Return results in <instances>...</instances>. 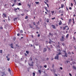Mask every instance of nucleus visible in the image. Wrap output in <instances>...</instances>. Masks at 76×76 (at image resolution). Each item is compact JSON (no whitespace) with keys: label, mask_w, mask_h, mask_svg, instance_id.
Listing matches in <instances>:
<instances>
[{"label":"nucleus","mask_w":76,"mask_h":76,"mask_svg":"<svg viewBox=\"0 0 76 76\" xmlns=\"http://www.w3.org/2000/svg\"><path fill=\"white\" fill-rule=\"evenodd\" d=\"M64 37H65V35H63L61 37V38L60 39L61 41H64V39H65Z\"/></svg>","instance_id":"obj_1"},{"label":"nucleus","mask_w":76,"mask_h":76,"mask_svg":"<svg viewBox=\"0 0 76 76\" xmlns=\"http://www.w3.org/2000/svg\"><path fill=\"white\" fill-rule=\"evenodd\" d=\"M66 28H67L66 29L67 30H69V28L68 27V26H66L63 27L64 30H65V29H66Z\"/></svg>","instance_id":"obj_2"},{"label":"nucleus","mask_w":76,"mask_h":76,"mask_svg":"<svg viewBox=\"0 0 76 76\" xmlns=\"http://www.w3.org/2000/svg\"><path fill=\"white\" fill-rule=\"evenodd\" d=\"M54 59H56L57 60H58L59 59L58 55H56V56L55 57Z\"/></svg>","instance_id":"obj_3"},{"label":"nucleus","mask_w":76,"mask_h":76,"mask_svg":"<svg viewBox=\"0 0 76 76\" xmlns=\"http://www.w3.org/2000/svg\"><path fill=\"white\" fill-rule=\"evenodd\" d=\"M52 27L53 29H56V26L54 25H52Z\"/></svg>","instance_id":"obj_4"},{"label":"nucleus","mask_w":76,"mask_h":76,"mask_svg":"<svg viewBox=\"0 0 76 76\" xmlns=\"http://www.w3.org/2000/svg\"><path fill=\"white\" fill-rule=\"evenodd\" d=\"M7 16H6V14H4L3 13V15H2V17L4 18H6Z\"/></svg>","instance_id":"obj_5"},{"label":"nucleus","mask_w":76,"mask_h":76,"mask_svg":"<svg viewBox=\"0 0 76 76\" xmlns=\"http://www.w3.org/2000/svg\"><path fill=\"white\" fill-rule=\"evenodd\" d=\"M57 51H59V53H58L57 55H60V54H61V53L60 52H61V51H60V50L59 49V50H58Z\"/></svg>","instance_id":"obj_6"},{"label":"nucleus","mask_w":76,"mask_h":76,"mask_svg":"<svg viewBox=\"0 0 76 76\" xmlns=\"http://www.w3.org/2000/svg\"><path fill=\"white\" fill-rule=\"evenodd\" d=\"M47 49L46 48H45L43 49V52L44 53V52H46V51H47Z\"/></svg>","instance_id":"obj_7"},{"label":"nucleus","mask_w":76,"mask_h":76,"mask_svg":"<svg viewBox=\"0 0 76 76\" xmlns=\"http://www.w3.org/2000/svg\"><path fill=\"white\" fill-rule=\"evenodd\" d=\"M67 55L68 54L67 53H65V55L63 56L64 57H67Z\"/></svg>","instance_id":"obj_8"},{"label":"nucleus","mask_w":76,"mask_h":76,"mask_svg":"<svg viewBox=\"0 0 76 76\" xmlns=\"http://www.w3.org/2000/svg\"><path fill=\"white\" fill-rule=\"evenodd\" d=\"M58 24L59 25H62V22H61V21L60 20V22Z\"/></svg>","instance_id":"obj_9"},{"label":"nucleus","mask_w":76,"mask_h":76,"mask_svg":"<svg viewBox=\"0 0 76 76\" xmlns=\"http://www.w3.org/2000/svg\"><path fill=\"white\" fill-rule=\"evenodd\" d=\"M69 34H67L66 36V39H67L68 38V37H69Z\"/></svg>","instance_id":"obj_10"},{"label":"nucleus","mask_w":76,"mask_h":76,"mask_svg":"<svg viewBox=\"0 0 76 76\" xmlns=\"http://www.w3.org/2000/svg\"><path fill=\"white\" fill-rule=\"evenodd\" d=\"M44 3H45V4H46V5H47L48 7H49V5H48V4H47V3H46L45 1H44Z\"/></svg>","instance_id":"obj_11"},{"label":"nucleus","mask_w":76,"mask_h":76,"mask_svg":"<svg viewBox=\"0 0 76 76\" xmlns=\"http://www.w3.org/2000/svg\"><path fill=\"white\" fill-rule=\"evenodd\" d=\"M45 10H46V11L47 12H48V11L47 10V7H45Z\"/></svg>","instance_id":"obj_12"},{"label":"nucleus","mask_w":76,"mask_h":76,"mask_svg":"<svg viewBox=\"0 0 76 76\" xmlns=\"http://www.w3.org/2000/svg\"><path fill=\"white\" fill-rule=\"evenodd\" d=\"M11 48H14L13 47V44L12 43L10 44V46H11Z\"/></svg>","instance_id":"obj_13"},{"label":"nucleus","mask_w":76,"mask_h":76,"mask_svg":"<svg viewBox=\"0 0 76 76\" xmlns=\"http://www.w3.org/2000/svg\"><path fill=\"white\" fill-rule=\"evenodd\" d=\"M6 58H7V60L8 61H9L10 60V58H8V57H7V56H6Z\"/></svg>","instance_id":"obj_14"},{"label":"nucleus","mask_w":76,"mask_h":76,"mask_svg":"<svg viewBox=\"0 0 76 76\" xmlns=\"http://www.w3.org/2000/svg\"><path fill=\"white\" fill-rule=\"evenodd\" d=\"M29 26L30 28H33V26H31V25L30 24L29 25Z\"/></svg>","instance_id":"obj_15"},{"label":"nucleus","mask_w":76,"mask_h":76,"mask_svg":"<svg viewBox=\"0 0 76 76\" xmlns=\"http://www.w3.org/2000/svg\"><path fill=\"white\" fill-rule=\"evenodd\" d=\"M51 13H52V15H53V13H54V11H51Z\"/></svg>","instance_id":"obj_16"},{"label":"nucleus","mask_w":76,"mask_h":76,"mask_svg":"<svg viewBox=\"0 0 76 76\" xmlns=\"http://www.w3.org/2000/svg\"><path fill=\"white\" fill-rule=\"evenodd\" d=\"M38 72L40 74L41 73V70H38Z\"/></svg>","instance_id":"obj_17"},{"label":"nucleus","mask_w":76,"mask_h":76,"mask_svg":"<svg viewBox=\"0 0 76 76\" xmlns=\"http://www.w3.org/2000/svg\"><path fill=\"white\" fill-rule=\"evenodd\" d=\"M64 7V4H61V8L62 9V8H63Z\"/></svg>","instance_id":"obj_18"},{"label":"nucleus","mask_w":76,"mask_h":76,"mask_svg":"<svg viewBox=\"0 0 76 76\" xmlns=\"http://www.w3.org/2000/svg\"><path fill=\"white\" fill-rule=\"evenodd\" d=\"M73 68L74 69H75V70H76V66H72Z\"/></svg>","instance_id":"obj_19"},{"label":"nucleus","mask_w":76,"mask_h":76,"mask_svg":"<svg viewBox=\"0 0 76 76\" xmlns=\"http://www.w3.org/2000/svg\"><path fill=\"white\" fill-rule=\"evenodd\" d=\"M46 21L48 23L49 22V19H47Z\"/></svg>","instance_id":"obj_20"},{"label":"nucleus","mask_w":76,"mask_h":76,"mask_svg":"<svg viewBox=\"0 0 76 76\" xmlns=\"http://www.w3.org/2000/svg\"><path fill=\"white\" fill-rule=\"evenodd\" d=\"M28 18V16H26V17L25 18V19H27Z\"/></svg>","instance_id":"obj_21"},{"label":"nucleus","mask_w":76,"mask_h":76,"mask_svg":"<svg viewBox=\"0 0 76 76\" xmlns=\"http://www.w3.org/2000/svg\"><path fill=\"white\" fill-rule=\"evenodd\" d=\"M35 3L36 4H39V2H36Z\"/></svg>","instance_id":"obj_22"},{"label":"nucleus","mask_w":76,"mask_h":76,"mask_svg":"<svg viewBox=\"0 0 76 76\" xmlns=\"http://www.w3.org/2000/svg\"><path fill=\"white\" fill-rule=\"evenodd\" d=\"M20 32L21 34H22L23 33V31L22 30H21L20 31Z\"/></svg>","instance_id":"obj_23"},{"label":"nucleus","mask_w":76,"mask_h":76,"mask_svg":"<svg viewBox=\"0 0 76 76\" xmlns=\"http://www.w3.org/2000/svg\"><path fill=\"white\" fill-rule=\"evenodd\" d=\"M71 21H72V19H69V22H70H70H71Z\"/></svg>","instance_id":"obj_24"},{"label":"nucleus","mask_w":76,"mask_h":76,"mask_svg":"<svg viewBox=\"0 0 76 76\" xmlns=\"http://www.w3.org/2000/svg\"><path fill=\"white\" fill-rule=\"evenodd\" d=\"M33 76H35V73L33 72Z\"/></svg>","instance_id":"obj_25"},{"label":"nucleus","mask_w":76,"mask_h":76,"mask_svg":"<svg viewBox=\"0 0 76 76\" xmlns=\"http://www.w3.org/2000/svg\"><path fill=\"white\" fill-rule=\"evenodd\" d=\"M62 45H63V46H64V45H65V44H64V43H62Z\"/></svg>","instance_id":"obj_26"},{"label":"nucleus","mask_w":76,"mask_h":76,"mask_svg":"<svg viewBox=\"0 0 76 76\" xmlns=\"http://www.w3.org/2000/svg\"><path fill=\"white\" fill-rule=\"evenodd\" d=\"M68 54H70L71 55V52H69L68 53Z\"/></svg>","instance_id":"obj_27"},{"label":"nucleus","mask_w":76,"mask_h":76,"mask_svg":"<svg viewBox=\"0 0 76 76\" xmlns=\"http://www.w3.org/2000/svg\"><path fill=\"white\" fill-rule=\"evenodd\" d=\"M51 42V40L50 39H49V43H50V42Z\"/></svg>","instance_id":"obj_28"},{"label":"nucleus","mask_w":76,"mask_h":76,"mask_svg":"<svg viewBox=\"0 0 76 76\" xmlns=\"http://www.w3.org/2000/svg\"><path fill=\"white\" fill-rule=\"evenodd\" d=\"M27 5L28 6H29V7H31V5H30V4H28Z\"/></svg>","instance_id":"obj_29"},{"label":"nucleus","mask_w":76,"mask_h":76,"mask_svg":"<svg viewBox=\"0 0 76 76\" xmlns=\"http://www.w3.org/2000/svg\"><path fill=\"white\" fill-rule=\"evenodd\" d=\"M72 20H73V23L74 24H75V20H74V18H73L72 19Z\"/></svg>","instance_id":"obj_30"},{"label":"nucleus","mask_w":76,"mask_h":76,"mask_svg":"<svg viewBox=\"0 0 76 76\" xmlns=\"http://www.w3.org/2000/svg\"><path fill=\"white\" fill-rule=\"evenodd\" d=\"M26 53H27V54H29V52L28 51H26Z\"/></svg>","instance_id":"obj_31"},{"label":"nucleus","mask_w":76,"mask_h":76,"mask_svg":"<svg viewBox=\"0 0 76 76\" xmlns=\"http://www.w3.org/2000/svg\"><path fill=\"white\" fill-rule=\"evenodd\" d=\"M33 24L34 25H35L36 24V23H35V22H33Z\"/></svg>","instance_id":"obj_32"},{"label":"nucleus","mask_w":76,"mask_h":76,"mask_svg":"<svg viewBox=\"0 0 76 76\" xmlns=\"http://www.w3.org/2000/svg\"><path fill=\"white\" fill-rule=\"evenodd\" d=\"M71 7H73V4L72 3H71Z\"/></svg>","instance_id":"obj_33"},{"label":"nucleus","mask_w":76,"mask_h":76,"mask_svg":"<svg viewBox=\"0 0 76 76\" xmlns=\"http://www.w3.org/2000/svg\"><path fill=\"white\" fill-rule=\"evenodd\" d=\"M17 0H14V3H16V1Z\"/></svg>","instance_id":"obj_34"},{"label":"nucleus","mask_w":76,"mask_h":76,"mask_svg":"<svg viewBox=\"0 0 76 76\" xmlns=\"http://www.w3.org/2000/svg\"><path fill=\"white\" fill-rule=\"evenodd\" d=\"M15 4H13L11 6L12 7H13V6H15Z\"/></svg>","instance_id":"obj_35"},{"label":"nucleus","mask_w":76,"mask_h":76,"mask_svg":"<svg viewBox=\"0 0 76 76\" xmlns=\"http://www.w3.org/2000/svg\"><path fill=\"white\" fill-rule=\"evenodd\" d=\"M18 6H21V3H18Z\"/></svg>","instance_id":"obj_36"},{"label":"nucleus","mask_w":76,"mask_h":76,"mask_svg":"<svg viewBox=\"0 0 76 76\" xmlns=\"http://www.w3.org/2000/svg\"><path fill=\"white\" fill-rule=\"evenodd\" d=\"M44 67H45V68H47V65H44Z\"/></svg>","instance_id":"obj_37"},{"label":"nucleus","mask_w":76,"mask_h":76,"mask_svg":"<svg viewBox=\"0 0 76 76\" xmlns=\"http://www.w3.org/2000/svg\"><path fill=\"white\" fill-rule=\"evenodd\" d=\"M69 10H72V7H69Z\"/></svg>","instance_id":"obj_38"},{"label":"nucleus","mask_w":76,"mask_h":76,"mask_svg":"<svg viewBox=\"0 0 76 76\" xmlns=\"http://www.w3.org/2000/svg\"><path fill=\"white\" fill-rule=\"evenodd\" d=\"M51 37H52V36H53V35L52 34H51L50 33H49Z\"/></svg>","instance_id":"obj_39"},{"label":"nucleus","mask_w":76,"mask_h":76,"mask_svg":"<svg viewBox=\"0 0 76 76\" xmlns=\"http://www.w3.org/2000/svg\"><path fill=\"white\" fill-rule=\"evenodd\" d=\"M2 51L3 50H0V53H3L2 52Z\"/></svg>","instance_id":"obj_40"},{"label":"nucleus","mask_w":76,"mask_h":76,"mask_svg":"<svg viewBox=\"0 0 76 76\" xmlns=\"http://www.w3.org/2000/svg\"><path fill=\"white\" fill-rule=\"evenodd\" d=\"M47 48H48V49L49 50H50V48H48V46L47 47Z\"/></svg>","instance_id":"obj_41"},{"label":"nucleus","mask_w":76,"mask_h":76,"mask_svg":"<svg viewBox=\"0 0 76 76\" xmlns=\"http://www.w3.org/2000/svg\"><path fill=\"white\" fill-rule=\"evenodd\" d=\"M30 60H31V61H32V57H31L30 58Z\"/></svg>","instance_id":"obj_42"},{"label":"nucleus","mask_w":76,"mask_h":76,"mask_svg":"<svg viewBox=\"0 0 76 76\" xmlns=\"http://www.w3.org/2000/svg\"><path fill=\"white\" fill-rule=\"evenodd\" d=\"M54 65L53 64L52 66V68H53V69H54Z\"/></svg>","instance_id":"obj_43"},{"label":"nucleus","mask_w":76,"mask_h":76,"mask_svg":"<svg viewBox=\"0 0 76 76\" xmlns=\"http://www.w3.org/2000/svg\"><path fill=\"white\" fill-rule=\"evenodd\" d=\"M3 29V28L2 27H0V29Z\"/></svg>","instance_id":"obj_44"},{"label":"nucleus","mask_w":76,"mask_h":76,"mask_svg":"<svg viewBox=\"0 0 76 76\" xmlns=\"http://www.w3.org/2000/svg\"><path fill=\"white\" fill-rule=\"evenodd\" d=\"M56 19V18L54 17V18H52V20H53L54 19Z\"/></svg>","instance_id":"obj_45"},{"label":"nucleus","mask_w":76,"mask_h":76,"mask_svg":"<svg viewBox=\"0 0 76 76\" xmlns=\"http://www.w3.org/2000/svg\"><path fill=\"white\" fill-rule=\"evenodd\" d=\"M29 64V66H33V64H32L30 65V64Z\"/></svg>","instance_id":"obj_46"},{"label":"nucleus","mask_w":76,"mask_h":76,"mask_svg":"<svg viewBox=\"0 0 76 76\" xmlns=\"http://www.w3.org/2000/svg\"><path fill=\"white\" fill-rule=\"evenodd\" d=\"M8 71H9V72H10V71H11V70H10V69H8Z\"/></svg>","instance_id":"obj_47"},{"label":"nucleus","mask_w":76,"mask_h":76,"mask_svg":"<svg viewBox=\"0 0 76 76\" xmlns=\"http://www.w3.org/2000/svg\"><path fill=\"white\" fill-rule=\"evenodd\" d=\"M24 54L25 56H27V54H26V53H25Z\"/></svg>","instance_id":"obj_48"},{"label":"nucleus","mask_w":76,"mask_h":76,"mask_svg":"<svg viewBox=\"0 0 76 76\" xmlns=\"http://www.w3.org/2000/svg\"><path fill=\"white\" fill-rule=\"evenodd\" d=\"M17 36H19L20 35V34L18 33L17 34Z\"/></svg>","instance_id":"obj_49"},{"label":"nucleus","mask_w":76,"mask_h":76,"mask_svg":"<svg viewBox=\"0 0 76 76\" xmlns=\"http://www.w3.org/2000/svg\"><path fill=\"white\" fill-rule=\"evenodd\" d=\"M73 39H74V40H75V37H73Z\"/></svg>","instance_id":"obj_50"},{"label":"nucleus","mask_w":76,"mask_h":76,"mask_svg":"<svg viewBox=\"0 0 76 76\" xmlns=\"http://www.w3.org/2000/svg\"><path fill=\"white\" fill-rule=\"evenodd\" d=\"M66 9L68 11H69V9H68V8H67V7H66Z\"/></svg>","instance_id":"obj_51"},{"label":"nucleus","mask_w":76,"mask_h":76,"mask_svg":"<svg viewBox=\"0 0 76 76\" xmlns=\"http://www.w3.org/2000/svg\"><path fill=\"white\" fill-rule=\"evenodd\" d=\"M18 10V8H15V10Z\"/></svg>","instance_id":"obj_52"},{"label":"nucleus","mask_w":76,"mask_h":76,"mask_svg":"<svg viewBox=\"0 0 76 76\" xmlns=\"http://www.w3.org/2000/svg\"><path fill=\"white\" fill-rule=\"evenodd\" d=\"M55 75L54 76H58L57 74H55Z\"/></svg>","instance_id":"obj_53"},{"label":"nucleus","mask_w":76,"mask_h":76,"mask_svg":"<svg viewBox=\"0 0 76 76\" xmlns=\"http://www.w3.org/2000/svg\"><path fill=\"white\" fill-rule=\"evenodd\" d=\"M37 37H40V34H38V36H37Z\"/></svg>","instance_id":"obj_54"},{"label":"nucleus","mask_w":76,"mask_h":76,"mask_svg":"<svg viewBox=\"0 0 76 76\" xmlns=\"http://www.w3.org/2000/svg\"><path fill=\"white\" fill-rule=\"evenodd\" d=\"M36 28H37V29H38V26H37V25H36Z\"/></svg>","instance_id":"obj_55"},{"label":"nucleus","mask_w":76,"mask_h":76,"mask_svg":"<svg viewBox=\"0 0 76 76\" xmlns=\"http://www.w3.org/2000/svg\"><path fill=\"white\" fill-rule=\"evenodd\" d=\"M45 1H46V2H48V0H45Z\"/></svg>","instance_id":"obj_56"},{"label":"nucleus","mask_w":76,"mask_h":76,"mask_svg":"<svg viewBox=\"0 0 76 76\" xmlns=\"http://www.w3.org/2000/svg\"><path fill=\"white\" fill-rule=\"evenodd\" d=\"M60 69L61 70H63V68L62 67H60Z\"/></svg>","instance_id":"obj_57"},{"label":"nucleus","mask_w":76,"mask_h":76,"mask_svg":"<svg viewBox=\"0 0 76 76\" xmlns=\"http://www.w3.org/2000/svg\"><path fill=\"white\" fill-rule=\"evenodd\" d=\"M63 52H64V53H66V51H65V50H64L63 51Z\"/></svg>","instance_id":"obj_58"},{"label":"nucleus","mask_w":76,"mask_h":76,"mask_svg":"<svg viewBox=\"0 0 76 76\" xmlns=\"http://www.w3.org/2000/svg\"><path fill=\"white\" fill-rule=\"evenodd\" d=\"M16 47H17L18 46V47H19V46L18 45V44L15 45Z\"/></svg>","instance_id":"obj_59"},{"label":"nucleus","mask_w":76,"mask_h":76,"mask_svg":"<svg viewBox=\"0 0 76 76\" xmlns=\"http://www.w3.org/2000/svg\"><path fill=\"white\" fill-rule=\"evenodd\" d=\"M69 75L70 76H72V74L70 73H69Z\"/></svg>","instance_id":"obj_60"},{"label":"nucleus","mask_w":76,"mask_h":76,"mask_svg":"<svg viewBox=\"0 0 76 76\" xmlns=\"http://www.w3.org/2000/svg\"><path fill=\"white\" fill-rule=\"evenodd\" d=\"M73 16H74V17H75V16H76V15H75V14L74 15H73Z\"/></svg>","instance_id":"obj_61"},{"label":"nucleus","mask_w":76,"mask_h":76,"mask_svg":"<svg viewBox=\"0 0 76 76\" xmlns=\"http://www.w3.org/2000/svg\"><path fill=\"white\" fill-rule=\"evenodd\" d=\"M72 63L73 64H75V62L73 61L72 62Z\"/></svg>","instance_id":"obj_62"},{"label":"nucleus","mask_w":76,"mask_h":76,"mask_svg":"<svg viewBox=\"0 0 76 76\" xmlns=\"http://www.w3.org/2000/svg\"><path fill=\"white\" fill-rule=\"evenodd\" d=\"M50 46L51 47V48H53V45H50Z\"/></svg>","instance_id":"obj_63"},{"label":"nucleus","mask_w":76,"mask_h":76,"mask_svg":"<svg viewBox=\"0 0 76 76\" xmlns=\"http://www.w3.org/2000/svg\"><path fill=\"white\" fill-rule=\"evenodd\" d=\"M59 13H61V10H60L59 11Z\"/></svg>","instance_id":"obj_64"}]
</instances>
